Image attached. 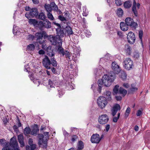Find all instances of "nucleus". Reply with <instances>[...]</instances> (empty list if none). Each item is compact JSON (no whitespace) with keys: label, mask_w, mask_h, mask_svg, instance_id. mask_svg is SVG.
<instances>
[{"label":"nucleus","mask_w":150,"mask_h":150,"mask_svg":"<svg viewBox=\"0 0 150 150\" xmlns=\"http://www.w3.org/2000/svg\"><path fill=\"white\" fill-rule=\"evenodd\" d=\"M44 136L42 134H39L38 137L39 139L38 144L40 147L46 149L47 147V140L50 136L49 132H45L44 133Z\"/></svg>","instance_id":"obj_1"},{"label":"nucleus","mask_w":150,"mask_h":150,"mask_svg":"<svg viewBox=\"0 0 150 150\" xmlns=\"http://www.w3.org/2000/svg\"><path fill=\"white\" fill-rule=\"evenodd\" d=\"M49 39L52 44L54 45H56V47H61L62 46V40L58 36H53L50 35L49 36Z\"/></svg>","instance_id":"obj_2"},{"label":"nucleus","mask_w":150,"mask_h":150,"mask_svg":"<svg viewBox=\"0 0 150 150\" xmlns=\"http://www.w3.org/2000/svg\"><path fill=\"white\" fill-rule=\"evenodd\" d=\"M104 85L106 86H110L115 79V77L112 75L105 74L103 76Z\"/></svg>","instance_id":"obj_3"},{"label":"nucleus","mask_w":150,"mask_h":150,"mask_svg":"<svg viewBox=\"0 0 150 150\" xmlns=\"http://www.w3.org/2000/svg\"><path fill=\"white\" fill-rule=\"evenodd\" d=\"M35 36L37 38V41L40 44H42V47H45L46 46L45 40H43L42 37L44 36L46 37V33L45 31L38 32L36 33Z\"/></svg>","instance_id":"obj_4"},{"label":"nucleus","mask_w":150,"mask_h":150,"mask_svg":"<svg viewBox=\"0 0 150 150\" xmlns=\"http://www.w3.org/2000/svg\"><path fill=\"white\" fill-rule=\"evenodd\" d=\"M7 144H8V146L13 150V148L14 150H20L19 149V146L18 145L16 139L13 137L11 139L10 143H6L4 147H6Z\"/></svg>","instance_id":"obj_5"},{"label":"nucleus","mask_w":150,"mask_h":150,"mask_svg":"<svg viewBox=\"0 0 150 150\" xmlns=\"http://www.w3.org/2000/svg\"><path fill=\"white\" fill-rule=\"evenodd\" d=\"M7 144H8V146L13 150V148L14 150H20L19 149V146L18 145L16 139L13 137L11 139L10 143H6L4 147H6Z\"/></svg>","instance_id":"obj_6"},{"label":"nucleus","mask_w":150,"mask_h":150,"mask_svg":"<svg viewBox=\"0 0 150 150\" xmlns=\"http://www.w3.org/2000/svg\"><path fill=\"white\" fill-rule=\"evenodd\" d=\"M108 103L106 98L103 96H100L97 100L98 106L101 109L104 108Z\"/></svg>","instance_id":"obj_7"},{"label":"nucleus","mask_w":150,"mask_h":150,"mask_svg":"<svg viewBox=\"0 0 150 150\" xmlns=\"http://www.w3.org/2000/svg\"><path fill=\"white\" fill-rule=\"evenodd\" d=\"M123 64L125 68L129 70L132 68L133 66V62L130 59L127 58L124 61Z\"/></svg>","instance_id":"obj_8"},{"label":"nucleus","mask_w":150,"mask_h":150,"mask_svg":"<svg viewBox=\"0 0 150 150\" xmlns=\"http://www.w3.org/2000/svg\"><path fill=\"white\" fill-rule=\"evenodd\" d=\"M109 118L108 115L105 114L101 115L99 116L98 121L100 124L104 125L107 123L109 121Z\"/></svg>","instance_id":"obj_9"},{"label":"nucleus","mask_w":150,"mask_h":150,"mask_svg":"<svg viewBox=\"0 0 150 150\" xmlns=\"http://www.w3.org/2000/svg\"><path fill=\"white\" fill-rule=\"evenodd\" d=\"M125 22L128 25L134 28H136L138 25L137 23L134 22L133 19L130 17L127 18L125 19Z\"/></svg>","instance_id":"obj_10"},{"label":"nucleus","mask_w":150,"mask_h":150,"mask_svg":"<svg viewBox=\"0 0 150 150\" xmlns=\"http://www.w3.org/2000/svg\"><path fill=\"white\" fill-rule=\"evenodd\" d=\"M127 39L129 43L131 44H133L135 40V35L133 32H130L127 34Z\"/></svg>","instance_id":"obj_11"},{"label":"nucleus","mask_w":150,"mask_h":150,"mask_svg":"<svg viewBox=\"0 0 150 150\" xmlns=\"http://www.w3.org/2000/svg\"><path fill=\"white\" fill-rule=\"evenodd\" d=\"M140 6V4L139 3L137 4L135 1L134 0L132 7V11L134 15L136 16H137L138 13L137 10L139 9Z\"/></svg>","instance_id":"obj_12"},{"label":"nucleus","mask_w":150,"mask_h":150,"mask_svg":"<svg viewBox=\"0 0 150 150\" xmlns=\"http://www.w3.org/2000/svg\"><path fill=\"white\" fill-rule=\"evenodd\" d=\"M42 64L47 69L50 68L51 62L48 57L45 56V57L43 59Z\"/></svg>","instance_id":"obj_13"},{"label":"nucleus","mask_w":150,"mask_h":150,"mask_svg":"<svg viewBox=\"0 0 150 150\" xmlns=\"http://www.w3.org/2000/svg\"><path fill=\"white\" fill-rule=\"evenodd\" d=\"M100 140L99 135L97 134H93L91 138V141L93 143H98Z\"/></svg>","instance_id":"obj_14"},{"label":"nucleus","mask_w":150,"mask_h":150,"mask_svg":"<svg viewBox=\"0 0 150 150\" xmlns=\"http://www.w3.org/2000/svg\"><path fill=\"white\" fill-rule=\"evenodd\" d=\"M39 25L41 27L40 28H40L43 27L47 28H49L51 27V23L48 20H46L43 21H40L39 22Z\"/></svg>","instance_id":"obj_15"},{"label":"nucleus","mask_w":150,"mask_h":150,"mask_svg":"<svg viewBox=\"0 0 150 150\" xmlns=\"http://www.w3.org/2000/svg\"><path fill=\"white\" fill-rule=\"evenodd\" d=\"M112 68L115 73L116 74L119 73L121 71V69L120 67L115 62H112Z\"/></svg>","instance_id":"obj_16"},{"label":"nucleus","mask_w":150,"mask_h":150,"mask_svg":"<svg viewBox=\"0 0 150 150\" xmlns=\"http://www.w3.org/2000/svg\"><path fill=\"white\" fill-rule=\"evenodd\" d=\"M57 78L53 76L51 80L50 79L49 81V85L50 86L51 88L54 87V86L57 85Z\"/></svg>","instance_id":"obj_17"},{"label":"nucleus","mask_w":150,"mask_h":150,"mask_svg":"<svg viewBox=\"0 0 150 150\" xmlns=\"http://www.w3.org/2000/svg\"><path fill=\"white\" fill-rule=\"evenodd\" d=\"M120 108L119 105L116 104L113 107L111 110L112 115L113 116H114L117 113L118 110H120Z\"/></svg>","instance_id":"obj_18"},{"label":"nucleus","mask_w":150,"mask_h":150,"mask_svg":"<svg viewBox=\"0 0 150 150\" xmlns=\"http://www.w3.org/2000/svg\"><path fill=\"white\" fill-rule=\"evenodd\" d=\"M28 22L30 25H33L35 27L40 28L41 27L39 25V22H38L35 19H30L29 20Z\"/></svg>","instance_id":"obj_19"},{"label":"nucleus","mask_w":150,"mask_h":150,"mask_svg":"<svg viewBox=\"0 0 150 150\" xmlns=\"http://www.w3.org/2000/svg\"><path fill=\"white\" fill-rule=\"evenodd\" d=\"M64 15H63V14L60 15L58 17V18L62 21H67V19L69 17V13H68L64 12Z\"/></svg>","instance_id":"obj_20"},{"label":"nucleus","mask_w":150,"mask_h":150,"mask_svg":"<svg viewBox=\"0 0 150 150\" xmlns=\"http://www.w3.org/2000/svg\"><path fill=\"white\" fill-rule=\"evenodd\" d=\"M121 29L123 31H126L128 29V25L124 22H121L120 23Z\"/></svg>","instance_id":"obj_21"},{"label":"nucleus","mask_w":150,"mask_h":150,"mask_svg":"<svg viewBox=\"0 0 150 150\" xmlns=\"http://www.w3.org/2000/svg\"><path fill=\"white\" fill-rule=\"evenodd\" d=\"M38 12L37 9L36 8H33L30 11L29 14L31 16H37L38 15Z\"/></svg>","instance_id":"obj_22"},{"label":"nucleus","mask_w":150,"mask_h":150,"mask_svg":"<svg viewBox=\"0 0 150 150\" xmlns=\"http://www.w3.org/2000/svg\"><path fill=\"white\" fill-rule=\"evenodd\" d=\"M21 29L18 27L14 26L13 29V33L15 35H19L21 33Z\"/></svg>","instance_id":"obj_23"},{"label":"nucleus","mask_w":150,"mask_h":150,"mask_svg":"<svg viewBox=\"0 0 150 150\" xmlns=\"http://www.w3.org/2000/svg\"><path fill=\"white\" fill-rule=\"evenodd\" d=\"M57 35L61 38L64 37V33L63 30L60 29L59 28H57L56 30Z\"/></svg>","instance_id":"obj_24"},{"label":"nucleus","mask_w":150,"mask_h":150,"mask_svg":"<svg viewBox=\"0 0 150 150\" xmlns=\"http://www.w3.org/2000/svg\"><path fill=\"white\" fill-rule=\"evenodd\" d=\"M18 139L19 143L21 144V146L23 147L24 146V143L23 142L24 138L23 135L20 134L18 136Z\"/></svg>","instance_id":"obj_25"},{"label":"nucleus","mask_w":150,"mask_h":150,"mask_svg":"<svg viewBox=\"0 0 150 150\" xmlns=\"http://www.w3.org/2000/svg\"><path fill=\"white\" fill-rule=\"evenodd\" d=\"M51 47H47L45 49L47 51V53L48 55L50 56H53L54 55L53 51L51 50Z\"/></svg>","instance_id":"obj_26"},{"label":"nucleus","mask_w":150,"mask_h":150,"mask_svg":"<svg viewBox=\"0 0 150 150\" xmlns=\"http://www.w3.org/2000/svg\"><path fill=\"white\" fill-rule=\"evenodd\" d=\"M52 5L51 4H45V5L44 7L45 8L48 12H51L52 11Z\"/></svg>","instance_id":"obj_27"},{"label":"nucleus","mask_w":150,"mask_h":150,"mask_svg":"<svg viewBox=\"0 0 150 150\" xmlns=\"http://www.w3.org/2000/svg\"><path fill=\"white\" fill-rule=\"evenodd\" d=\"M132 5V3L130 1H127L125 2L124 6L125 8H130Z\"/></svg>","instance_id":"obj_28"},{"label":"nucleus","mask_w":150,"mask_h":150,"mask_svg":"<svg viewBox=\"0 0 150 150\" xmlns=\"http://www.w3.org/2000/svg\"><path fill=\"white\" fill-rule=\"evenodd\" d=\"M65 30L66 32L67 33L68 35L72 34L73 31L72 28L69 26H67L66 27Z\"/></svg>","instance_id":"obj_29"},{"label":"nucleus","mask_w":150,"mask_h":150,"mask_svg":"<svg viewBox=\"0 0 150 150\" xmlns=\"http://www.w3.org/2000/svg\"><path fill=\"white\" fill-rule=\"evenodd\" d=\"M65 55L66 58H68V60H71V54L70 52L67 50L65 51V52L63 55Z\"/></svg>","instance_id":"obj_30"},{"label":"nucleus","mask_w":150,"mask_h":150,"mask_svg":"<svg viewBox=\"0 0 150 150\" xmlns=\"http://www.w3.org/2000/svg\"><path fill=\"white\" fill-rule=\"evenodd\" d=\"M127 91L123 89L122 88L120 87L119 91V93L122 95L124 96H125L127 93Z\"/></svg>","instance_id":"obj_31"},{"label":"nucleus","mask_w":150,"mask_h":150,"mask_svg":"<svg viewBox=\"0 0 150 150\" xmlns=\"http://www.w3.org/2000/svg\"><path fill=\"white\" fill-rule=\"evenodd\" d=\"M84 147L83 142L81 141H79L77 145L78 150H81L83 149Z\"/></svg>","instance_id":"obj_32"},{"label":"nucleus","mask_w":150,"mask_h":150,"mask_svg":"<svg viewBox=\"0 0 150 150\" xmlns=\"http://www.w3.org/2000/svg\"><path fill=\"white\" fill-rule=\"evenodd\" d=\"M105 95L106 98L108 100H110L111 98V93L110 92L107 91L105 93Z\"/></svg>","instance_id":"obj_33"},{"label":"nucleus","mask_w":150,"mask_h":150,"mask_svg":"<svg viewBox=\"0 0 150 150\" xmlns=\"http://www.w3.org/2000/svg\"><path fill=\"white\" fill-rule=\"evenodd\" d=\"M117 13L119 17H121L123 15V11L121 8H119L117 10Z\"/></svg>","instance_id":"obj_34"},{"label":"nucleus","mask_w":150,"mask_h":150,"mask_svg":"<svg viewBox=\"0 0 150 150\" xmlns=\"http://www.w3.org/2000/svg\"><path fill=\"white\" fill-rule=\"evenodd\" d=\"M104 81L103 79L99 80L98 81V84L99 86V90L100 91L101 90L102 85H104Z\"/></svg>","instance_id":"obj_35"},{"label":"nucleus","mask_w":150,"mask_h":150,"mask_svg":"<svg viewBox=\"0 0 150 150\" xmlns=\"http://www.w3.org/2000/svg\"><path fill=\"white\" fill-rule=\"evenodd\" d=\"M109 54H106L105 56L104 57L101 58L100 59V62H103V61L105 60V61H106L107 60H108L110 59V57H109Z\"/></svg>","instance_id":"obj_36"},{"label":"nucleus","mask_w":150,"mask_h":150,"mask_svg":"<svg viewBox=\"0 0 150 150\" xmlns=\"http://www.w3.org/2000/svg\"><path fill=\"white\" fill-rule=\"evenodd\" d=\"M38 18L41 20H44L46 18L45 14L43 13H41L39 15Z\"/></svg>","instance_id":"obj_37"},{"label":"nucleus","mask_w":150,"mask_h":150,"mask_svg":"<svg viewBox=\"0 0 150 150\" xmlns=\"http://www.w3.org/2000/svg\"><path fill=\"white\" fill-rule=\"evenodd\" d=\"M51 4L52 6L53 11H55L56 10H57V9H58V7L54 2L51 3Z\"/></svg>","instance_id":"obj_38"},{"label":"nucleus","mask_w":150,"mask_h":150,"mask_svg":"<svg viewBox=\"0 0 150 150\" xmlns=\"http://www.w3.org/2000/svg\"><path fill=\"white\" fill-rule=\"evenodd\" d=\"M57 51L59 54H61L62 55L65 52V51H64L63 47H58Z\"/></svg>","instance_id":"obj_39"},{"label":"nucleus","mask_w":150,"mask_h":150,"mask_svg":"<svg viewBox=\"0 0 150 150\" xmlns=\"http://www.w3.org/2000/svg\"><path fill=\"white\" fill-rule=\"evenodd\" d=\"M119 87V86L118 85H117L115 86L114 88L113 89V91L116 94L118 93H119V91L118 90Z\"/></svg>","instance_id":"obj_40"},{"label":"nucleus","mask_w":150,"mask_h":150,"mask_svg":"<svg viewBox=\"0 0 150 150\" xmlns=\"http://www.w3.org/2000/svg\"><path fill=\"white\" fill-rule=\"evenodd\" d=\"M30 129L29 127H26L24 129V133L25 135L29 134L30 132Z\"/></svg>","instance_id":"obj_41"},{"label":"nucleus","mask_w":150,"mask_h":150,"mask_svg":"<svg viewBox=\"0 0 150 150\" xmlns=\"http://www.w3.org/2000/svg\"><path fill=\"white\" fill-rule=\"evenodd\" d=\"M120 76L123 80H125L127 78V75L125 72H123L121 73Z\"/></svg>","instance_id":"obj_42"},{"label":"nucleus","mask_w":150,"mask_h":150,"mask_svg":"<svg viewBox=\"0 0 150 150\" xmlns=\"http://www.w3.org/2000/svg\"><path fill=\"white\" fill-rule=\"evenodd\" d=\"M131 109L129 107H128L127 109L125 112V117H127L129 115V114L130 113V112Z\"/></svg>","instance_id":"obj_43"},{"label":"nucleus","mask_w":150,"mask_h":150,"mask_svg":"<svg viewBox=\"0 0 150 150\" xmlns=\"http://www.w3.org/2000/svg\"><path fill=\"white\" fill-rule=\"evenodd\" d=\"M47 16L48 18L50 20H53L54 18L51 12H48L47 14Z\"/></svg>","instance_id":"obj_44"},{"label":"nucleus","mask_w":150,"mask_h":150,"mask_svg":"<svg viewBox=\"0 0 150 150\" xmlns=\"http://www.w3.org/2000/svg\"><path fill=\"white\" fill-rule=\"evenodd\" d=\"M39 129H34L31 132V134L35 136L37 134V132L39 131Z\"/></svg>","instance_id":"obj_45"},{"label":"nucleus","mask_w":150,"mask_h":150,"mask_svg":"<svg viewBox=\"0 0 150 150\" xmlns=\"http://www.w3.org/2000/svg\"><path fill=\"white\" fill-rule=\"evenodd\" d=\"M131 88L130 90L132 92H134L137 90V88L135 87V85L134 84H132L131 85Z\"/></svg>","instance_id":"obj_46"},{"label":"nucleus","mask_w":150,"mask_h":150,"mask_svg":"<svg viewBox=\"0 0 150 150\" xmlns=\"http://www.w3.org/2000/svg\"><path fill=\"white\" fill-rule=\"evenodd\" d=\"M120 115V114L119 113L118 114L117 117H114L113 119V122H116L117 121L118 119H119Z\"/></svg>","instance_id":"obj_47"},{"label":"nucleus","mask_w":150,"mask_h":150,"mask_svg":"<svg viewBox=\"0 0 150 150\" xmlns=\"http://www.w3.org/2000/svg\"><path fill=\"white\" fill-rule=\"evenodd\" d=\"M51 64L53 66H57V62L53 59H51Z\"/></svg>","instance_id":"obj_48"},{"label":"nucleus","mask_w":150,"mask_h":150,"mask_svg":"<svg viewBox=\"0 0 150 150\" xmlns=\"http://www.w3.org/2000/svg\"><path fill=\"white\" fill-rule=\"evenodd\" d=\"M143 33L142 31H140L139 32V37L140 39V41H141V43L142 44V46H143L142 45V37Z\"/></svg>","instance_id":"obj_49"},{"label":"nucleus","mask_w":150,"mask_h":150,"mask_svg":"<svg viewBox=\"0 0 150 150\" xmlns=\"http://www.w3.org/2000/svg\"><path fill=\"white\" fill-rule=\"evenodd\" d=\"M115 3L117 6H120L122 4L120 0H115Z\"/></svg>","instance_id":"obj_50"},{"label":"nucleus","mask_w":150,"mask_h":150,"mask_svg":"<svg viewBox=\"0 0 150 150\" xmlns=\"http://www.w3.org/2000/svg\"><path fill=\"white\" fill-rule=\"evenodd\" d=\"M8 144H7L6 147H4L2 150H13L10 147L8 146Z\"/></svg>","instance_id":"obj_51"},{"label":"nucleus","mask_w":150,"mask_h":150,"mask_svg":"<svg viewBox=\"0 0 150 150\" xmlns=\"http://www.w3.org/2000/svg\"><path fill=\"white\" fill-rule=\"evenodd\" d=\"M110 128V125L109 124L106 125L105 126V129L104 131L105 132H108Z\"/></svg>","instance_id":"obj_52"},{"label":"nucleus","mask_w":150,"mask_h":150,"mask_svg":"<svg viewBox=\"0 0 150 150\" xmlns=\"http://www.w3.org/2000/svg\"><path fill=\"white\" fill-rule=\"evenodd\" d=\"M6 143V140L4 139H0V144L1 145L4 146Z\"/></svg>","instance_id":"obj_53"},{"label":"nucleus","mask_w":150,"mask_h":150,"mask_svg":"<svg viewBox=\"0 0 150 150\" xmlns=\"http://www.w3.org/2000/svg\"><path fill=\"white\" fill-rule=\"evenodd\" d=\"M125 52L127 54L130 55L131 53V49L130 47L127 48V49L126 50Z\"/></svg>","instance_id":"obj_54"},{"label":"nucleus","mask_w":150,"mask_h":150,"mask_svg":"<svg viewBox=\"0 0 150 150\" xmlns=\"http://www.w3.org/2000/svg\"><path fill=\"white\" fill-rule=\"evenodd\" d=\"M77 136H76V135H73L71 138V141L73 142H75L76 140V139H77Z\"/></svg>","instance_id":"obj_55"},{"label":"nucleus","mask_w":150,"mask_h":150,"mask_svg":"<svg viewBox=\"0 0 150 150\" xmlns=\"http://www.w3.org/2000/svg\"><path fill=\"white\" fill-rule=\"evenodd\" d=\"M33 82H34V83L35 84H36V85H37L38 86L40 84V83L39 80L35 79H33Z\"/></svg>","instance_id":"obj_56"},{"label":"nucleus","mask_w":150,"mask_h":150,"mask_svg":"<svg viewBox=\"0 0 150 150\" xmlns=\"http://www.w3.org/2000/svg\"><path fill=\"white\" fill-rule=\"evenodd\" d=\"M37 43H34L33 44H30L28 45V47H37V46L36 45Z\"/></svg>","instance_id":"obj_57"},{"label":"nucleus","mask_w":150,"mask_h":150,"mask_svg":"<svg viewBox=\"0 0 150 150\" xmlns=\"http://www.w3.org/2000/svg\"><path fill=\"white\" fill-rule=\"evenodd\" d=\"M30 146L32 150H34L36 147V145L35 144H33Z\"/></svg>","instance_id":"obj_58"},{"label":"nucleus","mask_w":150,"mask_h":150,"mask_svg":"<svg viewBox=\"0 0 150 150\" xmlns=\"http://www.w3.org/2000/svg\"><path fill=\"white\" fill-rule=\"evenodd\" d=\"M142 114V112L141 110H139L137 112L136 115L137 116H139Z\"/></svg>","instance_id":"obj_59"},{"label":"nucleus","mask_w":150,"mask_h":150,"mask_svg":"<svg viewBox=\"0 0 150 150\" xmlns=\"http://www.w3.org/2000/svg\"><path fill=\"white\" fill-rule=\"evenodd\" d=\"M34 38V35H29L28 36V38L30 40H33Z\"/></svg>","instance_id":"obj_60"},{"label":"nucleus","mask_w":150,"mask_h":150,"mask_svg":"<svg viewBox=\"0 0 150 150\" xmlns=\"http://www.w3.org/2000/svg\"><path fill=\"white\" fill-rule=\"evenodd\" d=\"M134 57L136 58L137 59L139 57V54L138 52H135L134 54Z\"/></svg>","instance_id":"obj_61"},{"label":"nucleus","mask_w":150,"mask_h":150,"mask_svg":"<svg viewBox=\"0 0 150 150\" xmlns=\"http://www.w3.org/2000/svg\"><path fill=\"white\" fill-rule=\"evenodd\" d=\"M123 86L126 88H128L129 87V85L128 83H124L123 84Z\"/></svg>","instance_id":"obj_62"},{"label":"nucleus","mask_w":150,"mask_h":150,"mask_svg":"<svg viewBox=\"0 0 150 150\" xmlns=\"http://www.w3.org/2000/svg\"><path fill=\"white\" fill-rule=\"evenodd\" d=\"M38 52L40 54H45V52L43 50H41L39 51Z\"/></svg>","instance_id":"obj_63"},{"label":"nucleus","mask_w":150,"mask_h":150,"mask_svg":"<svg viewBox=\"0 0 150 150\" xmlns=\"http://www.w3.org/2000/svg\"><path fill=\"white\" fill-rule=\"evenodd\" d=\"M55 11L57 12V13L58 14H63L62 13V12L61 11L58 9H57V10H56Z\"/></svg>","instance_id":"obj_64"}]
</instances>
